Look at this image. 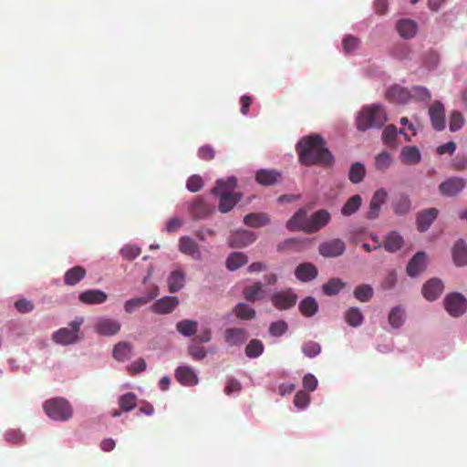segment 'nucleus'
I'll list each match as a JSON object with an SVG mask.
<instances>
[{
    "label": "nucleus",
    "instance_id": "46",
    "mask_svg": "<svg viewBox=\"0 0 467 467\" xmlns=\"http://www.w3.org/2000/svg\"><path fill=\"white\" fill-rule=\"evenodd\" d=\"M465 123L463 115L459 110H452L450 114L449 128L451 132L461 130Z\"/></svg>",
    "mask_w": 467,
    "mask_h": 467
},
{
    "label": "nucleus",
    "instance_id": "18",
    "mask_svg": "<svg viewBox=\"0 0 467 467\" xmlns=\"http://www.w3.org/2000/svg\"><path fill=\"white\" fill-rule=\"evenodd\" d=\"M391 208L393 213L398 216H404L411 211V200L405 193L397 194L392 202Z\"/></svg>",
    "mask_w": 467,
    "mask_h": 467
},
{
    "label": "nucleus",
    "instance_id": "7",
    "mask_svg": "<svg viewBox=\"0 0 467 467\" xmlns=\"http://www.w3.org/2000/svg\"><path fill=\"white\" fill-rule=\"evenodd\" d=\"M346 244L341 239L336 238L323 242L318 246L319 254L327 258L337 257L344 254Z\"/></svg>",
    "mask_w": 467,
    "mask_h": 467
},
{
    "label": "nucleus",
    "instance_id": "5",
    "mask_svg": "<svg viewBox=\"0 0 467 467\" xmlns=\"http://www.w3.org/2000/svg\"><path fill=\"white\" fill-rule=\"evenodd\" d=\"M271 301L275 307L279 310H286L293 307L297 301L296 294L291 289L278 291L271 296Z\"/></svg>",
    "mask_w": 467,
    "mask_h": 467
},
{
    "label": "nucleus",
    "instance_id": "2",
    "mask_svg": "<svg viewBox=\"0 0 467 467\" xmlns=\"http://www.w3.org/2000/svg\"><path fill=\"white\" fill-rule=\"evenodd\" d=\"M388 120L387 114L380 105L362 108L357 117V129L366 131L369 129H380Z\"/></svg>",
    "mask_w": 467,
    "mask_h": 467
},
{
    "label": "nucleus",
    "instance_id": "43",
    "mask_svg": "<svg viewBox=\"0 0 467 467\" xmlns=\"http://www.w3.org/2000/svg\"><path fill=\"white\" fill-rule=\"evenodd\" d=\"M237 185V180L234 176L228 177L226 180L220 179L216 182V186L212 192H231Z\"/></svg>",
    "mask_w": 467,
    "mask_h": 467
},
{
    "label": "nucleus",
    "instance_id": "34",
    "mask_svg": "<svg viewBox=\"0 0 467 467\" xmlns=\"http://www.w3.org/2000/svg\"><path fill=\"white\" fill-rule=\"evenodd\" d=\"M244 223L250 227H262L270 223V219L266 213H251L244 216Z\"/></svg>",
    "mask_w": 467,
    "mask_h": 467
},
{
    "label": "nucleus",
    "instance_id": "41",
    "mask_svg": "<svg viewBox=\"0 0 467 467\" xmlns=\"http://www.w3.org/2000/svg\"><path fill=\"white\" fill-rule=\"evenodd\" d=\"M197 322L191 319H184L176 324L177 331L185 337L194 335L197 332Z\"/></svg>",
    "mask_w": 467,
    "mask_h": 467
},
{
    "label": "nucleus",
    "instance_id": "19",
    "mask_svg": "<svg viewBox=\"0 0 467 467\" xmlns=\"http://www.w3.org/2000/svg\"><path fill=\"white\" fill-rule=\"evenodd\" d=\"M309 217L305 209H299L286 223V228L291 231H301L306 233Z\"/></svg>",
    "mask_w": 467,
    "mask_h": 467
},
{
    "label": "nucleus",
    "instance_id": "37",
    "mask_svg": "<svg viewBox=\"0 0 467 467\" xmlns=\"http://www.w3.org/2000/svg\"><path fill=\"white\" fill-rule=\"evenodd\" d=\"M366 175V168L361 162H354L349 169L348 179L354 183L358 184L361 182Z\"/></svg>",
    "mask_w": 467,
    "mask_h": 467
},
{
    "label": "nucleus",
    "instance_id": "52",
    "mask_svg": "<svg viewBox=\"0 0 467 467\" xmlns=\"http://www.w3.org/2000/svg\"><path fill=\"white\" fill-rule=\"evenodd\" d=\"M202 186L203 182L200 175H192L187 180L186 187L192 192L200 191Z\"/></svg>",
    "mask_w": 467,
    "mask_h": 467
},
{
    "label": "nucleus",
    "instance_id": "23",
    "mask_svg": "<svg viewBox=\"0 0 467 467\" xmlns=\"http://www.w3.org/2000/svg\"><path fill=\"white\" fill-rule=\"evenodd\" d=\"M426 267V254L418 252L408 263L406 271L408 275L415 277L424 271Z\"/></svg>",
    "mask_w": 467,
    "mask_h": 467
},
{
    "label": "nucleus",
    "instance_id": "40",
    "mask_svg": "<svg viewBox=\"0 0 467 467\" xmlns=\"http://www.w3.org/2000/svg\"><path fill=\"white\" fill-rule=\"evenodd\" d=\"M362 199L360 195L356 194L351 196L341 209V213L344 216H350L355 213L361 206Z\"/></svg>",
    "mask_w": 467,
    "mask_h": 467
},
{
    "label": "nucleus",
    "instance_id": "11",
    "mask_svg": "<svg viewBox=\"0 0 467 467\" xmlns=\"http://www.w3.org/2000/svg\"><path fill=\"white\" fill-rule=\"evenodd\" d=\"M388 198V192L385 189L380 188L376 191L370 200L367 218L375 220L379 217L382 204H384Z\"/></svg>",
    "mask_w": 467,
    "mask_h": 467
},
{
    "label": "nucleus",
    "instance_id": "61",
    "mask_svg": "<svg viewBox=\"0 0 467 467\" xmlns=\"http://www.w3.org/2000/svg\"><path fill=\"white\" fill-rule=\"evenodd\" d=\"M452 166L457 171H463L467 169V159L465 157H457L454 159Z\"/></svg>",
    "mask_w": 467,
    "mask_h": 467
},
{
    "label": "nucleus",
    "instance_id": "53",
    "mask_svg": "<svg viewBox=\"0 0 467 467\" xmlns=\"http://www.w3.org/2000/svg\"><path fill=\"white\" fill-rule=\"evenodd\" d=\"M397 133L396 126L388 125L382 132V140L388 144H392L396 140Z\"/></svg>",
    "mask_w": 467,
    "mask_h": 467
},
{
    "label": "nucleus",
    "instance_id": "31",
    "mask_svg": "<svg viewBox=\"0 0 467 467\" xmlns=\"http://www.w3.org/2000/svg\"><path fill=\"white\" fill-rule=\"evenodd\" d=\"M397 30L401 37L411 38L413 37L418 29V26L415 21L411 19H401L397 23Z\"/></svg>",
    "mask_w": 467,
    "mask_h": 467
},
{
    "label": "nucleus",
    "instance_id": "33",
    "mask_svg": "<svg viewBox=\"0 0 467 467\" xmlns=\"http://www.w3.org/2000/svg\"><path fill=\"white\" fill-rule=\"evenodd\" d=\"M185 283V275L181 270H174L171 273L167 279L169 291L171 293H176L180 291Z\"/></svg>",
    "mask_w": 467,
    "mask_h": 467
},
{
    "label": "nucleus",
    "instance_id": "42",
    "mask_svg": "<svg viewBox=\"0 0 467 467\" xmlns=\"http://www.w3.org/2000/svg\"><path fill=\"white\" fill-rule=\"evenodd\" d=\"M235 316L243 320H251L255 317V310L245 303H239L234 307Z\"/></svg>",
    "mask_w": 467,
    "mask_h": 467
},
{
    "label": "nucleus",
    "instance_id": "15",
    "mask_svg": "<svg viewBox=\"0 0 467 467\" xmlns=\"http://www.w3.org/2000/svg\"><path fill=\"white\" fill-rule=\"evenodd\" d=\"M178 297L167 296L152 304L150 306V310L153 313L161 315L170 314L178 306Z\"/></svg>",
    "mask_w": 467,
    "mask_h": 467
},
{
    "label": "nucleus",
    "instance_id": "17",
    "mask_svg": "<svg viewBox=\"0 0 467 467\" xmlns=\"http://www.w3.org/2000/svg\"><path fill=\"white\" fill-rule=\"evenodd\" d=\"M444 289V285L441 279L431 278L422 286V295L429 301L437 299Z\"/></svg>",
    "mask_w": 467,
    "mask_h": 467
},
{
    "label": "nucleus",
    "instance_id": "47",
    "mask_svg": "<svg viewBox=\"0 0 467 467\" xmlns=\"http://www.w3.org/2000/svg\"><path fill=\"white\" fill-rule=\"evenodd\" d=\"M404 311L400 307L396 306L391 309L389 315V322L394 328H399L403 324Z\"/></svg>",
    "mask_w": 467,
    "mask_h": 467
},
{
    "label": "nucleus",
    "instance_id": "30",
    "mask_svg": "<svg viewBox=\"0 0 467 467\" xmlns=\"http://www.w3.org/2000/svg\"><path fill=\"white\" fill-rule=\"evenodd\" d=\"M86 270L84 267L80 265H76L70 269H68L64 275V283L67 285H76L78 284L85 276Z\"/></svg>",
    "mask_w": 467,
    "mask_h": 467
},
{
    "label": "nucleus",
    "instance_id": "6",
    "mask_svg": "<svg viewBox=\"0 0 467 467\" xmlns=\"http://www.w3.org/2000/svg\"><path fill=\"white\" fill-rule=\"evenodd\" d=\"M431 123L435 130L445 129V108L440 100H434L429 107Z\"/></svg>",
    "mask_w": 467,
    "mask_h": 467
},
{
    "label": "nucleus",
    "instance_id": "45",
    "mask_svg": "<svg viewBox=\"0 0 467 467\" xmlns=\"http://www.w3.org/2000/svg\"><path fill=\"white\" fill-rule=\"evenodd\" d=\"M354 296L360 302H368L373 296V289L369 285H358L354 289Z\"/></svg>",
    "mask_w": 467,
    "mask_h": 467
},
{
    "label": "nucleus",
    "instance_id": "60",
    "mask_svg": "<svg viewBox=\"0 0 467 467\" xmlns=\"http://www.w3.org/2000/svg\"><path fill=\"white\" fill-rule=\"evenodd\" d=\"M241 112L246 115L249 111V108L252 104V99L249 96H242L240 99Z\"/></svg>",
    "mask_w": 467,
    "mask_h": 467
},
{
    "label": "nucleus",
    "instance_id": "25",
    "mask_svg": "<svg viewBox=\"0 0 467 467\" xmlns=\"http://www.w3.org/2000/svg\"><path fill=\"white\" fill-rule=\"evenodd\" d=\"M179 250L195 260H200L202 254L196 242L188 236H182L179 240Z\"/></svg>",
    "mask_w": 467,
    "mask_h": 467
},
{
    "label": "nucleus",
    "instance_id": "22",
    "mask_svg": "<svg viewBox=\"0 0 467 467\" xmlns=\"http://www.w3.org/2000/svg\"><path fill=\"white\" fill-rule=\"evenodd\" d=\"M282 174L275 170L261 169L256 172L255 181L264 186H271L279 183Z\"/></svg>",
    "mask_w": 467,
    "mask_h": 467
},
{
    "label": "nucleus",
    "instance_id": "27",
    "mask_svg": "<svg viewBox=\"0 0 467 467\" xmlns=\"http://www.w3.org/2000/svg\"><path fill=\"white\" fill-rule=\"evenodd\" d=\"M400 159L407 165L418 164L421 160V154L416 146H405L400 151Z\"/></svg>",
    "mask_w": 467,
    "mask_h": 467
},
{
    "label": "nucleus",
    "instance_id": "13",
    "mask_svg": "<svg viewBox=\"0 0 467 467\" xmlns=\"http://www.w3.org/2000/svg\"><path fill=\"white\" fill-rule=\"evenodd\" d=\"M466 185V182L462 178L451 177L441 182L439 190L442 195L452 197L462 192Z\"/></svg>",
    "mask_w": 467,
    "mask_h": 467
},
{
    "label": "nucleus",
    "instance_id": "32",
    "mask_svg": "<svg viewBox=\"0 0 467 467\" xmlns=\"http://www.w3.org/2000/svg\"><path fill=\"white\" fill-rule=\"evenodd\" d=\"M244 296L247 301H259L265 297L263 285L255 282L251 285L245 286L243 291Z\"/></svg>",
    "mask_w": 467,
    "mask_h": 467
},
{
    "label": "nucleus",
    "instance_id": "59",
    "mask_svg": "<svg viewBox=\"0 0 467 467\" xmlns=\"http://www.w3.org/2000/svg\"><path fill=\"white\" fill-rule=\"evenodd\" d=\"M182 226V220L177 217L170 219L166 224V231L168 233H173Z\"/></svg>",
    "mask_w": 467,
    "mask_h": 467
},
{
    "label": "nucleus",
    "instance_id": "3",
    "mask_svg": "<svg viewBox=\"0 0 467 467\" xmlns=\"http://www.w3.org/2000/svg\"><path fill=\"white\" fill-rule=\"evenodd\" d=\"M83 322L84 318L82 317H76L67 327L60 328L55 332L52 336L53 340L62 345L76 342L78 339V332Z\"/></svg>",
    "mask_w": 467,
    "mask_h": 467
},
{
    "label": "nucleus",
    "instance_id": "29",
    "mask_svg": "<svg viewBox=\"0 0 467 467\" xmlns=\"http://www.w3.org/2000/svg\"><path fill=\"white\" fill-rule=\"evenodd\" d=\"M452 258L457 266L467 265V244L462 239L458 240L452 247Z\"/></svg>",
    "mask_w": 467,
    "mask_h": 467
},
{
    "label": "nucleus",
    "instance_id": "35",
    "mask_svg": "<svg viewBox=\"0 0 467 467\" xmlns=\"http://www.w3.org/2000/svg\"><path fill=\"white\" fill-rule=\"evenodd\" d=\"M344 319L348 326L357 327L362 325L364 316L358 307L352 306L345 312Z\"/></svg>",
    "mask_w": 467,
    "mask_h": 467
},
{
    "label": "nucleus",
    "instance_id": "58",
    "mask_svg": "<svg viewBox=\"0 0 467 467\" xmlns=\"http://www.w3.org/2000/svg\"><path fill=\"white\" fill-rule=\"evenodd\" d=\"M456 150V143L453 141H449L445 144H442L437 148V152L440 155L449 153L452 154Z\"/></svg>",
    "mask_w": 467,
    "mask_h": 467
},
{
    "label": "nucleus",
    "instance_id": "55",
    "mask_svg": "<svg viewBox=\"0 0 467 467\" xmlns=\"http://www.w3.org/2000/svg\"><path fill=\"white\" fill-rule=\"evenodd\" d=\"M15 307L20 313H29V312L33 311L35 306L31 301L22 298V299H18L15 303Z\"/></svg>",
    "mask_w": 467,
    "mask_h": 467
},
{
    "label": "nucleus",
    "instance_id": "10",
    "mask_svg": "<svg viewBox=\"0 0 467 467\" xmlns=\"http://www.w3.org/2000/svg\"><path fill=\"white\" fill-rule=\"evenodd\" d=\"M121 324L113 318L101 317L94 326L95 331L101 336H114L120 330Z\"/></svg>",
    "mask_w": 467,
    "mask_h": 467
},
{
    "label": "nucleus",
    "instance_id": "56",
    "mask_svg": "<svg viewBox=\"0 0 467 467\" xmlns=\"http://www.w3.org/2000/svg\"><path fill=\"white\" fill-rule=\"evenodd\" d=\"M198 156L203 161H212L215 157V151L210 145H203L199 149Z\"/></svg>",
    "mask_w": 467,
    "mask_h": 467
},
{
    "label": "nucleus",
    "instance_id": "39",
    "mask_svg": "<svg viewBox=\"0 0 467 467\" xmlns=\"http://www.w3.org/2000/svg\"><path fill=\"white\" fill-rule=\"evenodd\" d=\"M298 307L303 316L312 317L317 312L318 305L314 297L307 296L300 302Z\"/></svg>",
    "mask_w": 467,
    "mask_h": 467
},
{
    "label": "nucleus",
    "instance_id": "64",
    "mask_svg": "<svg viewBox=\"0 0 467 467\" xmlns=\"http://www.w3.org/2000/svg\"><path fill=\"white\" fill-rule=\"evenodd\" d=\"M266 270V265L263 262H255L248 266L249 272H262Z\"/></svg>",
    "mask_w": 467,
    "mask_h": 467
},
{
    "label": "nucleus",
    "instance_id": "38",
    "mask_svg": "<svg viewBox=\"0 0 467 467\" xmlns=\"http://www.w3.org/2000/svg\"><path fill=\"white\" fill-rule=\"evenodd\" d=\"M345 286L346 284L340 278H331L322 285V291L326 296H335Z\"/></svg>",
    "mask_w": 467,
    "mask_h": 467
},
{
    "label": "nucleus",
    "instance_id": "4",
    "mask_svg": "<svg viewBox=\"0 0 467 467\" xmlns=\"http://www.w3.org/2000/svg\"><path fill=\"white\" fill-rule=\"evenodd\" d=\"M445 309L452 317H460L467 310V300L460 293L454 292L444 298Z\"/></svg>",
    "mask_w": 467,
    "mask_h": 467
},
{
    "label": "nucleus",
    "instance_id": "63",
    "mask_svg": "<svg viewBox=\"0 0 467 467\" xmlns=\"http://www.w3.org/2000/svg\"><path fill=\"white\" fill-rule=\"evenodd\" d=\"M388 9L387 0H376L375 1V11L379 15H383Z\"/></svg>",
    "mask_w": 467,
    "mask_h": 467
},
{
    "label": "nucleus",
    "instance_id": "50",
    "mask_svg": "<svg viewBox=\"0 0 467 467\" xmlns=\"http://www.w3.org/2000/svg\"><path fill=\"white\" fill-rule=\"evenodd\" d=\"M146 304L144 297H134L125 302L124 309L127 313L131 314Z\"/></svg>",
    "mask_w": 467,
    "mask_h": 467
},
{
    "label": "nucleus",
    "instance_id": "24",
    "mask_svg": "<svg viewBox=\"0 0 467 467\" xmlns=\"http://www.w3.org/2000/svg\"><path fill=\"white\" fill-rule=\"evenodd\" d=\"M107 298V294L99 289L86 290L78 296L79 301L86 305H99L104 303Z\"/></svg>",
    "mask_w": 467,
    "mask_h": 467
},
{
    "label": "nucleus",
    "instance_id": "26",
    "mask_svg": "<svg viewBox=\"0 0 467 467\" xmlns=\"http://www.w3.org/2000/svg\"><path fill=\"white\" fill-rule=\"evenodd\" d=\"M438 214L439 211L436 208H429L420 212L417 215L418 230L420 232L427 231Z\"/></svg>",
    "mask_w": 467,
    "mask_h": 467
},
{
    "label": "nucleus",
    "instance_id": "54",
    "mask_svg": "<svg viewBox=\"0 0 467 467\" xmlns=\"http://www.w3.org/2000/svg\"><path fill=\"white\" fill-rule=\"evenodd\" d=\"M359 44V40L357 37H354L352 36H347L343 39V48L346 53H351L354 50L357 49L358 46Z\"/></svg>",
    "mask_w": 467,
    "mask_h": 467
},
{
    "label": "nucleus",
    "instance_id": "20",
    "mask_svg": "<svg viewBox=\"0 0 467 467\" xmlns=\"http://www.w3.org/2000/svg\"><path fill=\"white\" fill-rule=\"evenodd\" d=\"M318 275L317 268L312 263L299 264L296 270L295 275L301 282H310L317 278Z\"/></svg>",
    "mask_w": 467,
    "mask_h": 467
},
{
    "label": "nucleus",
    "instance_id": "8",
    "mask_svg": "<svg viewBox=\"0 0 467 467\" xmlns=\"http://www.w3.org/2000/svg\"><path fill=\"white\" fill-rule=\"evenodd\" d=\"M331 220L330 213L321 209L315 212L311 217H309L307 226L306 228V234H314L323 229Z\"/></svg>",
    "mask_w": 467,
    "mask_h": 467
},
{
    "label": "nucleus",
    "instance_id": "51",
    "mask_svg": "<svg viewBox=\"0 0 467 467\" xmlns=\"http://www.w3.org/2000/svg\"><path fill=\"white\" fill-rule=\"evenodd\" d=\"M287 330V324L284 320L273 322L269 327V333L273 337H280Z\"/></svg>",
    "mask_w": 467,
    "mask_h": 467
},
{
    "label": "nucleus",
    "instance_id": "28",
    "mask_svg": "<svg viewBox=\"0 0 467 467\" xmlns=\"http://www.w3.org/2000/svg\"><path fill=\"white\" fill-rule=\"evenodd\" d=\"M404 244L402 236L396 231L389 233L383 241V247L389 253L399 251Z\"/></svg>",
    "mask_w": 467,
    "mask_h": 467
},
{
    "label": "nucleus",
    "instance_id": "49",
    "mask_svg": "<svg viewBox=\"0 0 467 467\" xmlns=\"http://www.w3.org/2000/svg\"><path fill=\"white\" fill-rule=\"evenodd\" d=\"M120 254L124 259L132 261L140 254V248L133 244H129L120 250Z\"/></svg>",
    "mask_w": 467,
    "mask_h": 467
},
{
    "label": "nucleus",
    "instance_id": "16",
    "mask_svg": "<svg viewBox=\"0 0 467 467\" xmlns=\"http://www.w3.org/2000/svg\"><path fill=\"white\" fill-rule=\"evenodd\" d=\"M247 338L246 331L240 327L227 328L223 333V339L228 347H240Z\"/></svg>",
    "mask_w": 467,
    "mask_h": 467
},
{
    "label": "nucleus",
    "instance_id": "14",
    "mask_svg": "<svg viewBox=\"0 0 467 467\" xmlns=\"http://www.w3.org/2000/svg\"><path fill=\"white\" fill-rule=\"evenodd\" d=\"M213 193L219 197L218 208L223 213L231 211L242 198V195L238 192H218Z\"/></svg>",
    "mask_w": 467,
    "mask_h": 467
},
{
    "label": "nucleus",
    "instance_id": "1",
    "mask_svg": "<svg viewBox=\"0 0 467 467\" xmlns=\"http://www.w3.org/2000/svg\"><path fill=\"white\" fill-rule=\"evenodd\" d=\"M296 148L298 161L304 166L318 165L328 168L334 164V156L320 135L313 134L302 138Z\"/></svg>",
    "mask_w": 467,
    "mask_h": 467
},
{
    "label": "nucleus",
    "instance_id": "36",
    "mask_svg": "<svg viewBox=\"0 0 467 467\" xmlns=\"http://www.w3.org/2000/svg\"><path fill=\"white\" fill-rule=\"evenodd\" d=\"M247 262L248 258L245 254L242 252H234L230 254L226 259V267L230 271H234L246 265Z\"/></svg>",
    "mask_w": 467,
    "mask_h": 467
},
{
    "label": "nucleus",
    "instance_id": "57",
    "mask_svg": "<svg viewBox=\"0 0 467 467\" xmlns=\"http://www.w3.org/2000/svg\"><path fill=\"white\" fill-rule=\"evenodd\" d=\"M396 283H397V274L393 270L386 275V277L384 278V280L381 283V287L384 290H389V289L393 288L395 286Z\"/></svg>",
    "mask_w": 467,
    "mask_h": 467
},
{
    "label": "nucleus",
    "instance_id": "44",
    "mask_svg": "<svg viewBox=\"0 0 467 467\" xmlns=\"http://www.w3.org/2000/svg\"><path fill=\"white\" fill-rule=\"evenodd\" d=\"M392 164V157L387 151L379 153L375 158V167L379 171H387Z\"/></svg>",
    "mask_w": 467,
    "mask_h": 467
},
{
    "label": "nucleus",
    "instance_id": "48",
    "mask_svg": "<svg viewBox=\"0 0 467 467\" xmlns=\"http://www.w3.org/2000/svg\"><path fill=\"white\" fill-rule=\"evenodd\" d=\"M410 99L425 101L431 99V92L422 86H415L410 90Z\"/></svg>",
    "mask_w": 467,
    "mask_h": 467
},
{
    "label": "nucleus",
    "instance_id": "62",
    "mask_svg": "<svg viewBox=\"0 0 467 467\" xmlns=\"http://www.w3.org/2000/svg\"><path fill=\"white\" fill-rule=\"evenodd\" d=\"M159 296V287L155 285H152L147 293V296H143L144 300H146V303H149L150 301L153 300Z\"/></svg>",
    "mask_w": 467,
    "mask_h": 467
},
{
    "label": "nucleus",
    "instance_id": "12",
    "mask_svg": "<svg viewBox=\"0 0 467 467\" xmlns=\"http://www.w3.org/2000/svg\"><path fill=\"white\" fill-rule=\"evenodd\" d=\"M256 239V235L252 231L240 230L233 233L228 238V244L233 248L245 247Z\"/></svg>",
    "mask_w": 467,
    "mask_h": 467
},
{
    "label": "nucleus",
    "instance_id": "9",
    "mask_svg": "<svg viewBox=\"0 0 467 467\" xmlns=\"http://www.w3.org/2000/svg\"><path fill=\"white\" fill-rule=\"evenodd\" d=\"M188 210L192 219L201 220L209 216L213 213V208L203 199L198 197L189 203Z\"/></svg>",
    "mask_w": 467,
    "mask_h": 467
},
{
    "label": "nucleus",
    "instance_id": "21",
    "mask_svg": "<svg viewBox=\"0 0 467 467\" xmlns=\"http://www.w3.org/2000/svg\"><path fill=\"white\" fill-rule=\"evenodd\" d=\"M386 98L391 102L404 104L410 99V92L400 85H393L387 90Z\"/></svg>",
    "mask_w": 467,
    "mask_h": 467
}]
</instances>
